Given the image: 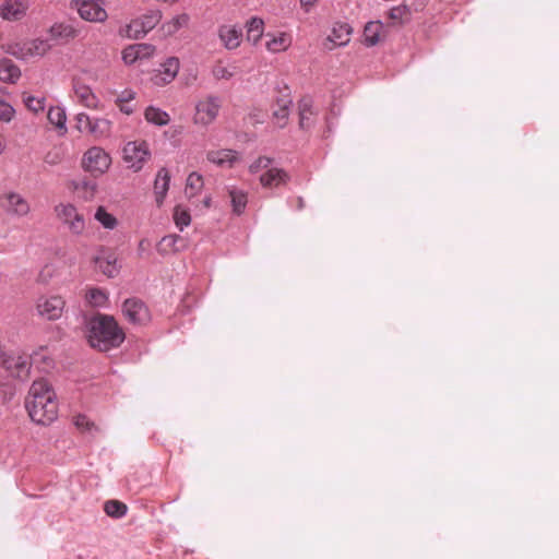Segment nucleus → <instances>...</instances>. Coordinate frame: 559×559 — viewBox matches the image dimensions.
Returning <instances> with one entry per match:
<instances>
[{
	"instance_id": "1",
	"label": "nucleus",
	"mask_w": 559,
	"mask_h": 559,
	"mask_svg": "<svg viewBox=\"0 0 559 559\" xmlns=\"http://www.w3.org/2000/svg\"><path fill=\"white\" fill-rule=\"evenodd\" d=\"M25 408L29 418L38 425H50L57 419V396L46 379H37L32 383L25 399Z\"/></svg>"
},
{
	"instance_id": "2",
	"label": "nucleus",
	"mask_w": 559,
	"mask_h": 559,
	"mask_svg": "<svg viewBox=\"0 0 559 559\" xmlns=\"http://www.w3.org/2000/svg\"><path fill=\"white\" fill-rule=\"evenodd\" d=\"M124 340V333L111 316L97 314L88 322V343L92 347L107 352L118 347Z\"/></svg>"
},
{
	"instance_id": "3",
	"label": "nucleus",
	"mask_w": 559,
	"mask_h": 559,
	"mask_svg": "<svg viewBox=\"0 0 559 559\" xmlns=\"http://www.w3.org/2000/svg\"><path fill=\"white\" fill-rule=\"evenodd\" d=\"M111 165L110 155L99 146L90 147L82 157L81 166L94 177L104 175Z\"/></svg>"
},
{
	"instance_id": "4",
	"label": "nucleus",
	"mask_w": 559,
	"mask_h": 559,
	"mask_svg": "<svg viewBox=\"0 0 559 559\" xmlns=\"http://www.w3.org/2000/svg\"><path fill=\"white\" fill-rule=\"evenodd\" d=\"M66 309V300L60 295L39 296L35 304L36 314L43 320H59Z\"/></svg>"
},
{
	"instance_id": "5",
	"label": "nucleus",
	"mask_w": 559,
	"mask_h": 559,
	"mask_svg": "<svg viewBox=\"0 0 559 559\" xmlns=\"http://www.w3.org/2000/svg\"><path fill=\"white\" fill-rule=\"evenodd\" d=\"M71 8L82 20L90 23H105L108 19L103 0H73Z\"/></svg>"
},
{
	"instance_id": "6",
	"label": "nucleus",
	"mask_w": 559,
	"mask_h": 559,
	"mask_svg": "<svg viewBox=\"0 0 559 559\" xmlns=\"http://www.w3.org/2000/svg\"><path fill=\"white\" fill-rule=\"evenodd\" d=\"M148 144L143 140L128 142L122 150V158L129 168L139 171L150 159Z\"/></svg>"
},
{
	"instance_id": "7",
	"label": "nucleus",
	"mask_w": 559,
	"mask_h": 559,
	"mask_svg": "<svg viewBox=\"0 0 559 559\" xmlns=\"http://www.w3.org/2000/svg\"><path fill=\"white\" fill-rule=\"evenodd\" d=\"M51 46L47 40L35 38L23 41H17L9 46V52L20 59H28L35 57H43Z\"/></svg>"
},
{
	"instance_id": "8",
	"label": "nucleus",
	"mask_w": 559,
	"mask_h": 559,
	"mask_svg": "<svg viewBox=\"0 0 559 559\" xmlns=\"http://www.w3.org/2000/svg\"><path fill=\"white\" fill-rule=\"evenodd\" d=\"M160 12L152 11L138 19L132 20L124 29L126 37L130 39H139L144 37L160 21Z\"/></svg>"
},
{
	"instance_id": "9",
	"label": "nucleus",
	"mask_w": 559,
	"mask_h": 559,
	"mask_svg": "<svg viewBox=\"0 0 559 559\" xmlns=\"http://www.w3.org/2000/svg\"><path fill=\"white\" fill-rule=\"evenodd\" d=\"M56 214L73 235L80 236L85 231L84 216L73 204H59L56 206Z\"/></svg>"
},
{
	"instance_id": "10",
	"label": "nucleus",
	"mask_w": 559,
	"mask_h": 559,
	"mask_svg": "<svg viewBox=\"0 0 559 559\" xmlns=\"http://www.w3.org/2000/svg\"><path fill=\"white\" fill-rule=\"evenodd\" d=\"M75 127L80 132H88L95 138H105L110 133L111 122L105 118H91L81 112L75 117Z\"/></svg>"
},
{
	"instance_id": "11",
	"label": "nucleus",
	"mask_w": 559,
	"mask_h": 559,
	"mask_svg": "<svg viewBox=\"0 0 559 559\" xmlns=\"http://www.w3.org/2000/svg\"><path fill=\"white\" fill-rule=\"evenodd\" d=\"M221 106V99L216 96H207L199 100L193 116L194 123L201 126L211 124L217 118Z\"/></svg>"
},
{
	"instance_id": "12",
	"label": "nucleus",
	"mask_w": 559,
	"mask_h": 559,
	"mask_svg": "<svg viewBox=\"0 0 559 559\" xmlns=\"http://www.w3.org/2000/svg\"><path fill=\"white\" fill-rule=\"evenodd\" d=\"M0 209L16 217L26 216L31 212L29 202L17 192H5L0 195Z\"/></svg>"
},
{
	"instance_id": "13",
	"label": "nucleus",
	"mask_w": 559,
	"mask_h": 559,
	"mask_svg": "<svg viewBox=\"0 0 559 559\" xmlns=\"http://www.w3.org/2000/svg\"><path fill=\"white\" fill-rule=\"evenodd\" d=\"M122 313L132 324L144 325L151 320L148 308L142 300L136 298H129L123 302Z\"/></svg>"
},
{
	"instance_id": "14",
	"label": "nucleus",
	"mask_w": 559,
	"mask_h": 559,
	"mask_svg": "<svg viewBox=\"0 0 559 559\" xmlns=\"http://www.w3.org/2000/svg\"><path fill=\"white\" fill-rule=\"evenodd\" d=\"M72 90L75 99L84 107L93 110H100L103 105L91 86L85 84L80 78L72 79Z\"/></svg>"
},
{
	"instance_id": "15",
	"label": "nucleus",
	"mask_w": 559,
	"mask_h": 559,
	"mask_svg": "<svg viewBox=\"0 0 559 559\" xmlns=\"http://www.w3.org/2000/svg\"><path fill=\"white\" fill-rule=\"evenodd\" d=\"M12 377L17 379H25L28 377L31 369V361L26 355L10 352L3 358L1 365Z\"/></svg>"
},
{
	"instance_id": "16",
	"label": "nucleus",
	"mask_w": 559,
	"mask_h": 559,
	"mask_svg": "<svg viewBox=\"0 0 559 559\" xmlns=\"http://www.w3.org/2000/svg\"><path fill=\"white\" fill-rule=\"evenodd\" d=\"M180 69V61L177 57H169L155 70L151 81L156 86H165L171 83L177 76Z\"/></svg>"
},
{
	"instance_id": "17",
	"label": "nucleus",
	"mask_w": 559,
	"mask_h": 559,
	"mask_svg": "<svg viewBox=\"0 0 559 559\" xmlns=\"http://www.w3.org/2000/svg\"><path fill=\"white\" fill-rule=\"evenodd\" d=\"M217 35L222 45L227 50L237 49L243 40L242 28L235 24L221 25L217 29Z\"/></svg>"
},
{
	"instance_id": "18",
	"label": "nucleus",
	"mask_w": 559,
	"mask_h": 559,
	"mask_svg": "<svg viewBox=\"0 0 559 559\" xmlns=\"http://www.w3.org/2000/svg\"><path fill=\"white\" fill-rule=\"evenodd\" d=\"M28 10L26 0H4L0 4V16L5 21H20Z\"/></svg>"
},
{
	"instance_id": "19",
	"label": "nucleus",
	"mask_w": 559,
	"mask_h": 559,
	"mask_svg": "<svg viewBox=\"0 0 559 559\" xmlns=\"http://www.w3.org/2000/svg\"><path fill=\"white\" fill-rule=\"evenodd\" d=\"M155 52V47L150 44H133L122 50V60L126 64L150 59Z\"/></svg>"
},
{
	"instance_id": "20",
	"label": "nucleus",
	"mask_w": 559,
	"mask_h": 559,
	"mask_svg": "<svg viewBox=\"0 0 559 559\" xmlns=\"http://www.w3.org/2000/svg\"><path fill=\"white\" fill-rule=\"evenodd\" d=\"M79 29L71 23L58 22L52 24L49 29V38L56 41L68 43L79 36Z\"/></svg>"
},
{
	"instance_id": "21",
	"label": "nucleus",
	"mask_w": 559,
	"mask_h": 559,
	"mask_svg": "<svg viewBox=\"0 0 559 559\" xmlns=\"http://www.w3.org/2000/svg\"><path fill=\"white\" fill-rule=\"evenodd\" d=\"M206 159L219 167H233L239 160V154L229 148L211 150L206 153Z\"/></svg>"
},
{
	"instance_id": "22",
	"label": "nucleus",
	"mask_w": 559,
	"mask_h": 559,
	"mask_svg": "<svg viewBox=\"0 0 559 559\" xmlns=\"http://www.w3.org/2000/svg\"><path fill=\"white\" fill-rule=\"evenodd\" d=\"M289 175L282 168L270 167L266 171L262 173L259 177V181L263 188H277L281 185L287 183Z\"/></svg>"
},
{
	"instance_id": "23",
	"label": "nucleus",
	"mask_w": 559,
	"mask_h": 559,
	"mask_svg": "<svg viewBox=\"0 0 559 559\" xmlns=\"http://www.w3.org/2000/svg\"><path fill=\"white\" fill-rule=\"evenodd\" d=\"M186 247V241L178 235H167L163 237L156 246V250L162 255L176 253Z\"/></svg>"
},
{
	"instance_id": "24",
	"label": "nucleus",
	"mask_w": 559,
	"mask_h": 559,
	"mask_svg": "<svg viewBox=\"0 0 559 559\" xmlns=\"http://www.w3.org/2000/svg\"><path fill=\"white\" fill-rule=\"evenodd\" d=\"M170 174L166 168H160L154 181V195L157 206H160L169 189Z\"/></svg>"
},
{
	"instance_id": "25",
	"label": "nucleus",
	"mask_w": 559,
	"mask_h": 559,
	"mask_svg": "<svg viewBox=\"0 0 559 559\" xmlns=\"http://www.w3.org/2000/svg\"><path fill=\"white\" fill-rule=\"evenodd\" d=\"M290 105L292 99L288 94L283 95L281 98L276 100V105L272 116L277 127L284 128L287 124Z\"/></svg>"
},
{
	"instance_id": "26",
	"label": "nucleus",
	"mask_w": 559,
	"mask_h": 559,
	"mask_svg": "<svg viewBox=\"0 0 559 559\" xmlns=\"http://www.w3.org/2000/svg\"><path fill=\"white\" fill-rule=\"evenodd\" d=\"M299 126L301 129H309L314 124L316 112L313 110L312 100L302 98L298 103Z\"/></svg>"
},
{
	"instance_id": "27",
	"label": "nucleus",
	"mask_w": 559,
	"mask_h": 559,
	"mask_svg": "<svg viewBox=\"0 0 559 559\" xmlns=\"http://www.w3.org/2000/svg\"><path fill=\"white\" fill-rule=\"evenodd\" d=\"M350 39V28L347 24H337L332 28L331 34L328 37V40L332 43V46H329V49H332L336 46H344Z\"/></svg>"
},
{
	"instance_id": "28",
	"label": "nucleus",
	"mask_w": 559,
	"mask_h": 559,
	"mask_svg": "<svg viewBox=\"0 0 559 559\" xmlns=\"http://www.w3.org/2000/svg\"><path fill=\"white\" fill-rule=\"evenodd\" d=\"M20 76L21 71L12 60L7 58L0 59V81L15 83Z\"/></svg>"
},
{
	"instance_id": "29",
	"label": "nucleus",
	"mask_w": 559,
	"mask_h": 559,
	"mask_svg": "<svg viewBox=\"0 0 559 559\" xmlns=\"http://www.w3.org/2000/svg\"><path fill=\"white\" fill-rule=\"evenodd\" d=\"M190 16L187 13L178 14L162 25V32L166 36H173L181 28L188 26Z\"/></svg>"
},
{
	"instance_id": "30",
	"label": "nucleus",
	"mask_w": 559,
	"mask_h": 559,
	"mask_svg": "<svg viewBox=\"0 0 559 559\" xmlns=\"http://www.w3.org/2000/svg\"><path fill=\"white\" fill-rule=\"evenodd\" d=\"M144 118L148 123L158 127L166 126L170 121L169 115L165 110L155 106H148L144 110Z\"/></svg>"
},
{
	"instance_id": "31",
	"label": "nucleus",
	"mask_w": 559,
	"mask_h": 559,
	"mask_svg": "<svg viewBox=\"0 0 559 559\" xmlns=\"http://www.w3.org/2000/svg\"><path fill=\"white\" fill-rule=\"evenodd\" d=\"M247 40L257 45L264 32V22L259 17H251L246 23Z\"/></svg>"
},
{
	"instance_id": "32",
	"label": "nucleus",
	"mask_w": 559,
	"mask_h": 559,
	"mask_svg": "<svg viewBox=\"0 0 559 559\" xmlns=\"http://www.w3.org/2000/svg\"><path fill=\"white\" fill-rule=\"evenodd\" d=\"M211 72L216 81H229L236 74V67L225 64L223 60H217L213 64Z\"/></svg>"
},
{
	"instance_id": "33",
	"label": "nucleus",
	"mask_w": 559,
	"mask_h": 559,
	"mask_svg": "<svg viewBox=\"0 0 559 559\" xmlns=\"http://www.w3.org/2000/svg\"><path fill=\"white\" fill-rule=\"evenodd\" d=\"M290 45L292 37L286 33H280L269 39L265 47L271 52H281L287 50Z\"/></svg>"
},
{
	"instance_id": "34",
	"label": "nucleus",
	"mask_w": 559,
	"mask_h": 559,
	"mask_svg": "<svg viewBox=\"0 0 559 559\" xmlns=\"http://www.w3.org/2000/svg\"><path fill=\"white\" fill-rule=\"evenodd\" d=\"M85 300L92 307H104L108 301V295L102 288L90 287L86 289Z\"/></svg>"
},
{
	"instance_id": "35",
	"label": "nucleus",
	"mask_w": 559,
	"mask_h": 559,
	"mask_svg": "<svg viewBox=\"0 0 559 559\" xmlns=\"http://www.w3.org/2000/svg\"><path fill=\"white\" fill-rule=\"evenodd\" d=\"M382 32V24L380 22H369L364 28V39L368 46H373L379 43Z\"/></svg>"
},
{
	"instance_id": "36",
	"label": "nucleus",
	"mask_w": 559,
	"mask_h": 559,
	"mask_svg": "<svg viewBox=\"0 0 559 559\" xmlns=\"http://www.w3.org/2000/svg\"><path fill=\"white\" fill-rule=\"evenodd\" d=\"M228 193L230 197V202L233 205L234 213H236L238 215L241 214L247 206V202H248L247 193L245 191L238 190L236 188L229 189Z\"/></svg>"
},
{
	"instance_id": "37",
	"label": "nucleus",
	"mask_w": 559,
	"mask_h": 559,
	"mask_svg": "<svg viewBox=\"0 0 559 559\" xmlns=\"http://www.w3.org/2000/svg\"><path fill=\"white\" fill-rule=\"evenodd\" d=\"M135 98V92L129 88L123 90L116 99V105L120 111L126 115H131L134 111L131 102Z\"/></svg>"
},
{
	"instance_id": "38",
	"label": "nucleus",
	"mask_w": 559,
	"mask_h": 559,
	"mask_svg": "<svg viewBox=\"0 0 559 559\" xmlns=\"http://www.w3.org/2000/svg\"><path fill=\"white\" fill-rule=\"evenodd\" d=\"M203 177L198 173H191L187 178L186 194L188 198H193L199 194L203 188Z\"/></svg>"
},
{
	"instance_id": "39",
	"label": "nucleus",
	"mask_w": 559,
	"mask_h": 559,
	"mask_svg": "<svg viewBox=\"0 0 559 559\" xmlns=\"http://www.w3.org/2000/svg\"><path fill=\"white\" fill-rule=\"evenodd\" d=\"M47 118L55 127L66 130L67 115L62 107H50L47 112Z\"/></svg>"
},
{
	"instance_id": "40",
	"label": "nucleus",
	"mask_w": 559,
	"mask_h": 559,
	"mask_svg": "<svg viewBox=\"0 0 559 559\" xmlns=\"http://www.w3.org/2000/svg\"><path fill=\"white\" fill-rule=\"evenodd\" d=\"M94 217L104 228L107 229H114L118 225L117 218L112 214L108 213L104 206L97 207Z\"/></svg>"
},
{
	"instance_id": "41",
	"label": "nucleus",
	"mask_w": 559,
	"mask_h": 559,
	"mask_svg": "<svg viewBox=\"0 0 559 559\" xmlns=\"http://www.w3.org/2000/svg\"><path fill=\"white\" fill-rule=\"evenodd\" d=\"M22 100H23L24 105L26 106V108L32 112L37 114L45 109V100L46 99L43 96L37 97V96L31 95L28 93H23Z\"/></svg>"
},
{
	"instance_id": "42",
	"label": "nucleus",
	"mask_w": 559,
	"mask_h": 559,
	"mask_svg": "<svg viewBox=\"0 0 559 559\" xmlns=\"http://www.w3.org/2000/svg\"><path fill=\"white\" fill-rule=\"evenodd\" d=\"M104 511L111 518H122L126 515L128 508L127 506L118 500H108L104 506Z\"/></svg>"
},
{
	"instance_id": "43",
	"label": "nucleus",
	"mask_w": 559,
	"mask_h": 559,
	"mask_svg": "<svg viewBox=\"0 0 559 559\" xmlns=\"http://www.w3.org/2000/svg\"><path fill=\"white\" fill-rule=\"evenodd\" d=\"M409 16H411V9L405 4L394 7L389 11V19L394 24L404 23L409 19Z\"/></svg>"
},
{
	"instance_id": "44",
	"label": "nucleus",
	"mask_w": 559,
	"mask_h": 559,
	"mask_svg": "<svg viewBox=\"0 0 559 559\" xmlns=\"http://www.w3.org/2000/svg\"><path fill=\"white\" fill-rule=\"evenodd\" d=\"M96 263H97L99 270L108 277L115 276L118 272L116 259L112 257L98 258V259H96Z\"/></svg>"
},
{
	"instance_id": "45",
	"label": "nucleus",
	"mask_w": 559,
	"mask_h": 559,
	"mask_svg": "<svg viewBox=\"0 0 559 559\" xmlns=\"http://www.w3.org/2000/svg\"><path fill=\"white\" fill-rule=\"evenodd\" d=\"M174 221L176 226L182 230L187 227L191 222V216L188 210L182 207L181 205H177L174 210Z\"/></svg>"
},
{
	"instance_id": "46",
	"label": "nucleus",
	"mask_w": 559,
	"mask_h": 559,
	"mask_svg": "<svg viewBox=\"0 0 559 559\" xmlns=\"http://www.w3.org/2000/svg\"><path fill=\"white\" fill-rule=\"evenodd\" d=\"M272 166V159L265 156L258 157L250 166V174L264 173Z\"/></svg>"
},
{
	"instance_id": "47",
	"label": "nucleus",
	"mask_w": 559,
	"mask_h": 559,
	"mask_svg": "<svg viewBox=\"0 0 559 559\" xmlns=\"http://www.w3.org/2000/svg\"><path fill=\"white\" fill-rule=\"evenodd\" d=\"M13 107L4 100L0 99V120L9 122L14 116Z\"/></svg>"
},
{
	"instance_id": "48",
	"label": "nucleus",
	"mask_w": 559,
	"mask_h": 559,
	"mask_svg": "<svg viewBox=\"0 0 559 559\" xmlns=\"http://www.w3.org/2000/svg\"><path fill=\"white\" fill-rule=\"evenodd\" d=\"M74 425L82 431L91 430L94 426L85 415H76L73 417Z\"/></svg>"
},
{
	"instance_id": "49",
	"label": "nucleus",
	"mask_w": 559,
	"mask_h": 559,
	"mask_svg": "<svg viewBox=\"0 0 559 559\" xmlns=\"http://www.w3.org/2000/svg\"><path fill=\"white\" fill-rule=\"evenodd\" d=\"M300 5L306 13L310 12L319 2V0H299Z\"/></svg>"
},
{
	"instance_id": "50",
	"label": "nucleus",
	"mask_w": 559,
	"mask_h": 559,
	"mask_svg": "<svg viewBox=\"0 0 559 559\" xmlns=\"http://www.w3.org/2000/svg\"><path fill=\"white\" fill-rule=\"evenodd\" d=\"M45 160L48 164H57L60 160V158L57 155L51 156V153H48L45 157Z\"/></svg>"
},
{
	"instance_id": "51",
	"label": "nucleus",
	"mask_w": 559,
	"mask_h": 559,
	"mask_svg": "<svg viewBox=\"0 0 559 559\" xmlns=\"http://www.w3.org/2000/svg\"><path fill=\"white\" fill-rule=\"evenodd\" d=\"M8 352L4 349L3 345L0 343V365H2L3 358H5Z\"/></svg>"
},
{
	"instance_id": "52",
	"label": "nucleus",
	"mask_w": 559,
	"mask_h": 559,
	"mask_svg": "<svg viewBox=\"0 0 559 559\" xmlns=\"http://www.w3.org/2000/svg\"><path fill=\"white\" fill-rule=\"evenodd\" d=\"M5 148V139L2 134H0V154L4 151Z\"/></svg>"
},
{
	"instance_id": "53",
	"label": "nucleus",
	"mask_w": 559,
	"mask_h": 559,
	"mask_svg": "<svg viewBox=\"0 0 559 559\" xmlns=\"http://www.w3.org/2000/svg\"><path fill=\"white\" fill-rule=\"evenodd\" d=\"M302 205H304V200L301 198H298V206L302 207Z\"/></svg>"
},
{
	"instance_id": "54",
	"label": "nucleus",
	"mask_w": 559,
	"mask_h": 559,
	"mask_svg": "<svg viewBox=\"0 0 559 559\" xmlns=\"http://www.w3.org/2000/svg\"><path fill=\"white\" fill-rule=\"evenodd\" d=\"M204 203H205V206H210V199L205 200Z\"/></svg>"
}]
</instances>
